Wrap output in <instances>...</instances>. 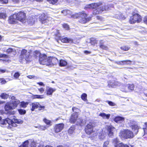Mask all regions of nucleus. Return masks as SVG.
<instances>
[{
	"instance_id": "nucleus-1",
	"label": "nucleus",
	"mask_w": 147,
	"mask_h": 147,
	"mask_svg": "<svg viewBox=\"0 0 147 147\" xmlns=\"http://www.w3.org/2000/svg\"><path fill=\"white\" fill-rule=\"evenodd\" d=\"M113 4H106L101 2L99 3H93L86 5L85 9L91 8L94 9L92 13L94 15H96L102 13L104 11H108L111 8H113Z\"/></svg>"
},
{
	"instance_id": "nucleus-2",
	"label": "nucleus",
	"mask_w": 147,
	"mask_h": 147,
	"mask_svg": "<svg viewBox=\"0 0 147 147\" xmlns=\"http://www.w3.org/2000/svg\"><path fill=\"white\" fill-rule=\"evenodd\" d=\"M61 13L64 15H70L71 18H80L79 21L82 24L86 23L91 20V18L90 17L86 18L87 15L84 11L80 12L72 15V12L71 11L68 10L64 9L61 11Z\"/></svg>"
},
{
	"instance_id": "nucleus-3",
	"label": "nucleus",
	"mask_w": 147,
	"mask_h": 147,
	"mask_svg": "<svg viewBox=\"0 0 147 147\" xmlns=\"http://www.w3.org/2000/svg\"><path fill=\"white\" fill-rule=\"evenodd\" d=\"M119 136L121 138L128 139L132 138L134 135L132 131L127 129L121 131L119 134Z\"/></svg>"
},
{
	"instance_id": "nucleus-4",
	"label": "nucleus",
	"mask_w": 147,
	"mask_h": 147,
	"mask_svg": "<svg viewBox=\"0 0 147 147\" xmlns=\"http://www.w3.org/2000/svg\"><path fill=\"white\" fill-rule=\"evenodd\" d=\"M30 58V53L24 49H23L21 51L20 58L22 61H29Z\"/></svg>"
},
{
	"instance_id": "nucleus-5",
	"label": "nucleus",
	"mask_w": 147,
	"mask_h": 147,
	"mask_svg": "<svg viewBox=\"0 0 147 147\" xmlns=\"http://www.w3.org/2000/svg\"><path fill=\"white\" fill-rule=\"evenodd\" d=\"M142 21V18L140 15L138 14H135L130 17L129 22L131 24L136 22L139 23Z\"/></svg>"
},
{
	"instance_id": "nucleus-6",
	"label": "nucleus",
	"mask_w": 147,
	"mask_h": 147,
	"mask_svg": "<svg viewBox=\"0 0 147 147\" xmlns=\"http://www.w3.org/2000/svg\"><path fill=\"white\" fill-rule=\"evenodd\" d=\"M94 124L93 122H90L86 126L85 131L86 133L88 135H90L93 132V128Z\"/></svg>"
},
{
	"instance_id": "nucleus-7",
	"label": "nucleus",
	"mask_w": 147,
	"mask_h": 147,
	"mask_svg": "<svg viewBox=\"0 0 147 147\" xmlns=\"http://www.w3.org/2000/svg\"><path fill=\"white\" fill-rule=\"evenodd\" d=\"M107 130V133L108 136L110 137H113V132L115 128L111 125H107L105 127Z\"/></svg>"
},
{
	"instance_id": "nucleus-8",
	"label": "nucleus",
	"mask_w": 147,
	"mask_h": 147,
	"mask_svg": "<svg viewBox=\"0 0 147 147\" xmlns=\"http://www.w3.org/2000/svg\"><path fill=\"white\" fill-rule=\"evenodd\" d=\"M40 63L42 65H48V58L45 54H42L39 59Z\"/></svg>"
},
{
	"instance_id": "nucleus-9",
	"label": "nucleus",
	"mask_w": 147,
	"mask_h": 147,
	"mask_svg": "<svg viewBox=\"0 0 147 147\" xmlns=\"http://www.w3.org/2000/svg\"><path fill=\"white\" fill-rule=\"evenodd\" d=\"M50 18H47L46 16H45L44 14H42L40 16V21L42 24H44L45 25H48L50 22L49 21V19Z\"/></svg>"
},
{
	"instance_id": "nucleus-10",
	"label": "nucleus",
	"mask_w": 147,
	"mask_h": 147,
	"mask_svg": "<svg viewBox=\"0 0 147 147\" xmlns=\"http://www.w3.org/2000/svg\"><path fill=\"white\" fill-rule=\"evenodd\" d=\"M48 65H55L58 62V61L57 58L55 57H48Z\"/></svg>"
},
{
	"instance_id": "nucleus-11",
	"label": "nucleus",
	"mask_w": 147,
	"mask_h": 147,
	"mask_svg": "<svg viewBox=\"0 0 147 147\" xmlns=\"http://www.w3.org/2000/svg\"><path fill=\"white\" fill-rule=\"evenodd\" d=\"M78 113L76 111L73 113L70 117L69 121L71 123H75L78 118Z\"/></svg>"
},
{
	"instance_id": "nucleus-12",
	"label": "nucleus",
	"mask_w": 147,
	"mask_h": 147,
	"mask_svg": "<svg viewBox=\"0 0 147 147\" xmlns=\"http://www.w3.org/2000/svg\"><path fill=\"white\" fill-rule=\"evenodd\" d=\"M17 20L23 21L25 18V14L23 12H20L16 14Z\"/></svg>"
},
{
	"instance_id": "nucleus-13",
	"label": "nucleus",
	"mask_w": 147,
	"mask_h": 147,
	"mask_svg": "<svg viewBox=\"0 0 147 147\" xmlns=\"http://www.w3.org/2000/svg\"><path fill=\"white\" fill-rule=\"evenodd\" d=\"M17 16L16 14H14L13 15L10 16L9 18L8 22L10 24H15L16 22Z\"/></svg>"
},
{
	"instance_id": "nucleus-14",
	"label": "nucleus",
	"mask_w": 147,
	"mask_h": 147,
	"mask_svg": "<svg viewBox=\"0 0 147 147\" xmlns=\"http://www.w3.org/2000/svg\"><path fill=\"white\" fill-rule=\"evenodd\" d=\"M64 125L63 123H60L56 125L54 127L55 132L58 133L60 131L63 129Z\"/></svg>"
},
{
	"instance_id": "nucleus-15",
	"label": "nucleus",
	"mask_w": 147,
	"mask_h": 147,
	"mask_svg": "<svg viewBox=\"0 0 147 147\" xmlns=\"http://www.w3.org/2000/svg\"><path fill=\"white\" fill-rule=\"evenodd\" d=\"M59 42H60V41H61L65 43H71L72 42V40L71 39H68L67 38H62L61 37L59 36V39L57 40Z\"/></svg>"
},
{
	"instance_id": "nucleus-16",
	"label": "nucleus",
	"mask_w": 147,
	"mask_h": 147,
	"mask_svg": "<svg viewBox=\"0 0 147 147\" xmlns=\"http://www.w3.org/2000/svg\"><path fill=\"white\" fill-rule=\"evenodd\" d=\"M55 90L56 89L55 88H52L49 86H47L46 91L47 95H52L53 93Z\"/></svg>"
},
{
	"instance_id": "nucleus-17",
	"label": "nucleus",
	"mask_w": 147,
	"mask_h": 147,
	"mask_svg": "<svg viewBox=\"0 0 147 147\" xmlns=\"http://www.w3.org/2000/svg\"><path fill=\"white\" fill-rule=\"evenodd\" d=\"M7 54L10 55L11 57H13L16 54V51L14 49L9 48L6 50Z\"/></svg>"
},
{
	"instance_id": "nucleus-18",
	"label": "nucleus",
	"mask_w": 147,
	"mask_h": 147,
	"mask_svg": "<svg viewBox=\"0 0 147 147\" xmlns=\"http://www.w3.org/2000/svg\"><path fill=\"white\" fill-rule=\"evenodd\" d=\"M10 119L7 118L5 119L1 120L0 121V124L1 125V127H4L5 126V125L7 124L8 125L9 123H10Z\"/></svg>"
},
{
	"instance_id": "nucleus-19",
	"label": "nucleus",
	"mask_w": 147,
	"mask_h": 147,
	"mask_svg": "<svg viewBox=\"0 0 147 147\" xmlns=\"http://www.w3.org/2000/svg\"><path fill=\"white\" fill-rule=\"evenodd\" d=\"M114 17L117 19L120 20H123L125 19V17L120 12H118L114 16Z\"/></svg>"
},
{
	"instance_id": "nucleus-20",
	"label": "nucleus",
	"mask_w": 147,
	"mask_h": 147,
	"mask_svg": "<svg viewBox=\"0 0 147 147\" xmlns=\"http://www.w3.org/2000/svg\"><path fill=\"white\" fill-rule=\"evenodd\" d=\"M5 109L6 111H9L14 109L11 102H7L5 106Z\"/></svg>"
},
{
	"instance_id": "nucleus-21",
	"label": "nucleus",
	"mask_w": 147,
	"mask_h": 147,
	"mask_svg": "<svg viewBox=\"0 0 147 147\" xmlns=\"http://www.w3.org/2000/svg\"><path fill=\"white\" fill-rule=\"evenodd\" d=\"M124 118L120 116L116 117L114 119V121L117 123H121L124 121Z\"/></svg>"
},
{
	"instance_id": "nucleus-22",
	"label": "nucleus",
	"mask_w": 147,
	"mask_h": 147,
	"mask_svg": "<svg viewBox=\"0 0 147 147\" xmlns=\"http://www.w3.org/2000/svg\"><path fill=\"white\" fill-rule=\"evenodd\" d=\"M132 130L134 131L135 134H137L138 132L139 129L140 128V127L137 125L136 124L131 127Z\"/></svg>"
},
{
	"instance_id": "nucleus-23",
	"label": "nucleus",
	"mask_w": 147,
	"mask_h": 147,
	"mask_svg": "<svg viewBox=\"0 0 147 147\" xmlns=\"http://www.w3.org/2000/svg\"><path fill=\"white\" fill-rule=\"evenodd\" d=\"M20 102V100H15L13 101L12 102H11V103L13 108L14 109L16 108Z\"/></svg>"
},
{
	"instance_id": "nucleus-24",
	"label": "nucleus",
	"mask_w": 147,
	"mask_h": 147,
	"mask_svg": "<svg viewBox=\"0 0 147 147\" xmlns=\"http://www.w3.org/2000/svg\"><path fill=\"white\" fill-rule=\"evenodd\" d=\"M32 108L31 109L32 111H34L35 109H37L40 106V104L38 102H34L32 103Z\"/></svg>"
},
{
	"instance_id": "nucleus-25",
	"label": "nucleus",
	"mask_w": 147,
	"mask_h": 147,
	"mask_svg": "<svg viewBox=\"0 0 147 147\" xmlns=\"http://www.w3.org/2000/svg\"><path fill=\"white\" fill-rule=\"evenodd\" d=\"M128 88L129 87L127 86V84L126 85L122 86L121 88V90L123 92H129V90L128 89Z\"/></svg>"
},
{
	"instance_id": "nucleus-26",
	"label": "nucleus",
	"mask_w": 147,
	"mask_h": 147,
	"mask_svg": "<svg viewBox=\"0 0 147 147\" xmlns=\"http://www.w3.org/2000/svg\"><path fill=\"white\" fill-rule=\"evenodd\" d=\"M76 121L78 125L81 126L84 125L85 123V121H83L81 119L78 118L77 120Z\"/></svg>"
},
{
	"instance_id": "nucleus-27",
	"label": "nucleus",
	"mask_w": 147,
	"mask_h": 147,
	"mask_svg": "<svg viewBox=\"0 0 147 147\" xmlns=\"http://www.w3.org/2000/svg\"><path fill=\"white\" fill-rule=\"evenodd\" d=\"M99 116L102 117L103 119H108L110 117V115L109 114H106L104 113H100Z\"/></svg>"
},
{
	"instance_id": "nucleus-28",
	"label": "nucleus",
	"mask_w": 147,
	"mask_h": 147,
	"mask_svg": "<svg viewBox=\"0 0 147 147\" xmlns=\"http://www.w3.org/2000/svg\"><path fill=\"white\" fill-rule=\"evenodd\" d=\"M29 142L28 140H26L23 143V144L20 146L21 147H35L34 146H31V147L29 146Z\"/></svg>"
},
{
	"instance_id": "nucleus-29",
	"label": "nucleus",
	"mask_w": 147,
	"mask_h": 147,
	"mask_svg": "<svg viewBox=\"0 0 147 147\" xmlns=\"http://www.w3.org/2000/svg\"><path fill=\"white\" fill-rule=\"evenodd\" d=\"M40 53L38 51H36L34 52V56L37 59H39L41 55Z\"/></svg>"
},
{
	"instance_id": "nucleus-30",
	"label": "nucleus",
	"mask_w": 147,
	"mask_h": 147,
	"mask_svg": "<svg viewBox=\"0 0 147 147\" xmlns=\"http://www.w3.org/2000/svg\"><path fill=\"white\" fill-rule=\"evenodd\" d=\"M59 65L61 66H64L67 64V62L65 60H61L59 63Z\"/></svg>"
},
{
	"instance_id": "nucleus-31",
	"label": "nucleus",
	"mask_w": 147,
	"mask_h": 147,
	"mask_svg": "<svg viewBox=\"0 0 147 147\" xmlns=\"http://www.w3.org/2000/svg\"><path fill=\"white\" fill-rule=\"evenodd\" d=\"M0 96L3 99H7L9 96V95L5 93H2L0 95Z\"/></svg>"
},
{
	"instance_id": "nucleus-32",
	"label": "nucleus",
	"mask_w": 147,
	"mask_h": 147,
	"mask_svg": "<svg viewBox=\"0 0 147 147\" xmlns=\"http://www.w3.org/2000/svg\"><path fill=\"white\" fill-rule=\"evenodd\" d=\"M13 119L14 120V122L17 123L22 124L23 123V121L20 119L13 118Z\"/></svg>"
},
{
	"instance_id": "nucleus-33",
	"label": "nucleus",
	"mask_w": 147,
	"mask_h": 147,
	"mask_svg": "<svg viewBox=\"0 0 147 147\" xmlns=\"http://www.w3.org/2000/svg\"><path fill=\"white\" fill-rule=\"evenodd\" d=\"M10 121L11 122L9 123L8 126L10 125L14 127H16L17 126V125L16 124V123L14 122V120L13 119H10Z\"/></svg>"
},
{
	"instance_id": "nucleus-34",
	"label": "nucleus",
	"mask_w": 147,
	"mask_h": 147,
	"mask_svg": "<svg viewBox=\"0 0 147 147\" xmlns=\"http://www.w3.org/2000/svg\"><path fill=\"white\" fill-rule=\"evenodd\" d=\"M43 95H34L32 96L33 98L42 99L43 98Z\"/></svg>"
},
{
	"instance_id": "nucleus-35",
	"label": "nucleus",
	"mask_w": 147,
	"mask_h": 147,
	"mask_svg": "<svg viewBox=\"0 0 147 147\" xmlns=\"http://www.w3.org/2000/svg\"><path fill=\"white\" fill-rule=\"evenodd\" d=\"M87 95L85 93H83L81 96V98L84 101L87 100Z\"/></svg>"
},
{
	"instance_id": "nucleus-36",
	"label": "nucleus",
	"mask_w": 147,
	"mask_h": 147,
	"mask_svg": "<svg viewBox=\"0 0 147 147\" xmlns=\"http://www.w3.org/2000/svg\"><path fill=\"white\" fill-rule=\"evenodd\" d=\"M97 41L96 40V39L92 38L90 39V43L92 45H94L95 44L97 43Z\"/></svg>"
},
{
	"instance_id": "nucleus-37",
	"label": "nucleus",
	"mask_w": 147,
	"mask_h": 147,
	"mask_svg": "<svg viewBox=\"0 0 147 147\" xmlns=\"http://www.w3.org/2000/svg\"><path fill=\"white\" fill-rule=\"evenodd\" d=\"M128 124H129V126H130V127H131L132 126H134L135 124H137L136 122L132 120H130L128 122Z\"/></svg>"
},
{
	"instance_id": "nucleus-38",
	"label": "nucleus",
	"mask_w": 147,
	"mask_h": 147,
	"mask_svg": "<svg viewBox=\"0 0 147 147\" xmlns=\"http://www.w3.org/2000/svg\"><path fill=\"white\" fill-rule=\"evenodd\" d=\"M75 130V127L74 126H72L70 127L68 131L69 134H72L74 132Z\"/></svg>"
},
{
	"instance_id": "nucleus-39",
	"label": "nucleus",
	"mask_w": 147,
	"mask_h": 147,
	"mask_svg": "<svg viewBox=\"0 0 147 147\" xmlns=\"http://www.w3.org/2000/svg\"><path fill=\"white\" fill-rule=\"evenodd\" d=\"M28 104V102H25L24 101H22L20 105L22 107L24 108L27 107Z\"/></svg>"
},
{
	"instance_id": "nucleus-40",
	"label": "nucleus",
	"mask_w": 147,
	"mask_h": 147,
	"mask_svg": "<svg viewBox=\"0 0 147 147\" xmlns=\"http://www.w3.org/2000/svg\"><path fill=\"white\" fill-rule=\"evenodd\" d=\"M127 86L129 87V88H128V89H129V92H130L132 90L134 89V85L131 84H127Z\"/></svg>"
},
{
	"instance_id": "nucleus-41",
	"label": "nucleus",
	"mask_w": 147,
	"mask_h": 147,
	"mask_svg": "<svg viewBox=\"0 0 147 147\" xmlns=\"http://www.w3.org/2000/svg\"><path fill=\"white\" fill-rule=\"evenodd\" d=\"M130 48V47L126 46H123L121 47V49L125 51H127Z\"/></svg>"
},
{
	"instance_id": "nucleus-42",
	"label": "nucleus",
	"mask_w": 147,
	"mask_h": 147,
	"mask_svg": "<svg viewBox=\"0 0 147 147\" xmlns=\"http://www.w3.org/2000/svg\"><path fill=\"white\" fill-rule=\"evenodd\" d=\"M100 47L102 49L105 50H107L108 49V48L106 46L102 44H100Z\"/></svg>"
},
{
	"instance_id": "nucleus-43",
	"label": "nucleus",
	"mask_w": 147,
	"mask_h": 147,
	"mask_svg": "<svg viewBox=\"0 0 147 147\" xmlns=\"http://www.w3.org/2000/svg\"><path fill=\"white\" fill-rule=\"evenodd\" d=\"M19 113L21 115H24L26 113V111L25 110L20 109L18 110Z\"/></svg>"
},
{
	"instance_id": "nucleus-44",
	"label": "nucleus",
	"mask_w": 147,
	"mask_h": 147,
	"mask_svg": "<svg viewBox=\"0 0 147 147\" xmlns=\"http://www.w3.org/2000/svg\"><path fill=\"white\" fill-rule=\"evenodd\" d=\"M118 146V147H129L127 145L124 144L122 143L119 144Z\"/></svg>"
},
{
	"instance_id": "nucleus-45",
	"label": "nucleus",
	"mask_w": 147,
	"mask_h": 147,
	"mask_svg": "<svg viewBox=\"0 0 147 147\" xmlns=\"http://www.w3.org/2000/svg\"><path fill=\"white\" fill-rule=\"evenodd\" d=\"M44 122L47 125H50L51 122L50 121L47 119L46 118H45L43 119Z\"/></svg>"
},
{
	"instance_id": "nucleus-46",
	"label": "nucleus",
	"mask_w": 147,
	"mask_h": 147,
	"mask_svg": "<svg viewBox=\"0 0 147 147\" xmlns=\"http://www.w3.org/2000/svg\"><path fill=\"white\" fill-rule=\"evenodd\" d=\"M50 3L54 4L57 3L58 0H47Z\"/></svg>"
},
{
	"instance_id": "nucleus-47",
	"label": "nucleus",
	"mask_w": 147,
	"mask_h": 147,
	"mask_svg": "<svg viewBox=\"0 0 147 147\" xmlns=\"http://www.w3.org/2000/svg\"><path fill=\"white\" fill-rule=\"evenodd\" d=\"M6 17L5 14L3 13H0V18L5 19Z\"/></svg>"
},
{
	"instance_id": "nucleus-48",
	"label": "nucleus",
	"mask_w": 147,
	"mask_h": 147,
	"mask_svg": "<svg viewBox=\"0 0 147 147\" xmlns=\"http://www.w3.org/2000/svg\"><path fill=\"white\" fill-rule=\"evenodd\" d=\"M107 102L108 103L109 105L111 106H114L115 105V103L111 101H107Z\"/></svg>"
},
{
	"instance_id": "nucleus-49",
	"label": "nucleus",
	"mask_w": 147,
	"mask_h": 147,
	"mask_svg": "<svg viewBox=\"0 0 147 147\" xmlns=\"http://www.w3.org/2000/svg\"><path fill=\"white\" fill-rule=\"evenodd\" d=\"M0 82L2 84H5L6 82V81L3 78H0Z\"/></svg>"
},
{
	"instance_id": "nucleus-50",
	"label": "nucleus",
	"mask_w": 147,
	"mask_h": 147,
	"mask_svg": "<svg viewBox=\"0 0 147 147\" xmlns=\"http://www.w3.org/2000/svg\"><path fill=\"white\" fill-rule=\"evenodd\" d=\"M38 128L42 130H45L46 129V126H40L38 127Z\"/></svg>"
},
{
	"instance_id": "nucleus-51",
	"label": "nucleus",
	"mask_w": 147,
	"mask_h": 147,
	"mask_svg": "<svg viewBox=\"0 0 147 147\" xmlns=\"http://www.w3.org/2000/svg\"><path fill=\"white\" fill-rule=\"evenodd\" d=\"M20 76V74L19 72H16L14 75V77L15 78H18Z\"/></svg>"
},
{
	"instance_id": "nucleus-52",
	"label": "nucleus",
	"mask_w": 147,
	"mask_h": 147,
	"mask_svg": "<svg viewBox=\"0 0 147 147\" xmlns=\"http://www.w3.org/2000/svg\"><path fill=\"white\" fill-rule=\"evenodd\" d=\"M9 55H7L5 54H0V57H4L5 58H8L9 57Z\"/></svg>"
},
{
	"instance_id": "nucleus-53",
	"label": "nucleus",
	"mask_w": 147,
	"mask_h": 147,
	"mask_svg": "<svg viewBox=\"0 0 147 147\" xmlns=\"http://www.w3.org/2000/svg\"><path fill=\"white\" fill-rule=\"evenodd\" d=\"M63 26L66 29H68L69 28V26L67 24H64L63 25Z\"/></svg>"
},
{
	"instance_id": "nucleus-54",
	"label": "nucleus",
	"mask_w": 147,
	"mask_h": 147,
	"mask_svg": "<svg viewBox=\"0 0 147 147\" xmlns=\"http://www.w3.org/2000/svg\"><path fill=\"white\" fill-rule=\"evenodd\" d=\"M8 2V0H0V2L2 3H6Z\"/></svg>"
},
{
	"instance_id": "nucleus-55",
	"label": "nucleus",
	"mask_w": 147,
	"mask_h": 147,
	"mask_svg": "<svg viewBox=\"0 0 147 147\" xmlns=\"http://www.w3.org/2000/svg\"><path fill=\"white\" fill-rule=\"evenodd\" d=\"M38 109L39 110H43L45 109V107L44 106H41L40 105V106L39 107Z\"/></svg>"
},
{
	"instance_id": "nucleus-56",
	"label": "nucleus",
	"mask_w": 147,
	"mask_h": 147,
	"mask_svg": "<svg viewBox=\"0 0 147 147\" xmlns=\"http://www.w3.org/2000/svg\"><path fill=\"white\" fill-rule=\"evenodd\" d=\"M144 23L147 24V16H146L144 19Z\"/></svg>"
},
{
	"instance_id": "nucleus-57",
	"label": "nucleus",
	"mask_w": 147,
	"mask_h": 147,
	"mask_svg": "<svg viewBox=\"0 0 147 147\" xmlns=\"http://www.w3.org/2000/svg\"><path fill=\"white\" fill-rule=\"evenodd\" d=\"M145 125L146 126V128H143V129L144 130V133L145 134H147V133L146 132L145 130L146 129H147V122H146L145 123Z\"/></svg>"
},
{
	"instance_id": "nucleus-58",
	"label": "nucleus",
	"mask_w": 147,
	"mask_h": 147,
	"mask_svg": "<svg viewBox=\"0 0 147 147\" xmlns=\"http://www.w3.org/2000/svg\"><path fill=\"white\" fill-rule=\"evenodd\" d=\"M38 90L41 93H43L44 91V90L43 88L38 89Z\"/></svg>"
},
{
	"instance_id": "nucleus-59",
	"label": "nucleus",
	"mask_w": 147,
	"mask_h": 147,
	"mask_svg": "<svg viewBox=\"0 0 147 147\" xmlns=\"http://www.w3.org/2000/svg\"><path fill=\"white\" fill-rule=\"evenodd\" d=\"M113 141L115 142V143H117L119 142V140L117 138L114 139Z\"/></svg>"
},
{
	"instance_id": "nucleus-60",
	"label": "nucleus",
	"mask_w": 147,
	"mask_h": 147,
	"mask_svg": "<svg viewBox=\"0 0 147 147\" xmlns=\"http://www.w3.org/2000/svg\"><path fill=\"white\" fill-rule=\"evenodd\" d=\"M109 142L108 141H106L105 142L104 144V146H107L109 144Z\"/></svg>"
},
{
	"instance_id": "nucleus-61",
	"label": "nucleus",
	"mask_w": 147,
	"mask_h": 147,
	"mask_svg": "<svg viewBox=\"0 0 147 147\" xmlns=\"http://www.w3.org/2000/svg\"><path fill=\"white\" fill-rule=\"evenodd\" d=\"M127 62H129V61H127V60L122 61V63H123V65L126 64L127 62Z\"/></svg>"
},
{
	"instance_id": "nucleus-62",
	"label": "nucleus",
	"mask_w": 147,
	"mask_h": 147,
	"mask_svg": "<svg viewBox=\"0 0 147 147\" xmlns=\"http://www.w3.org/2000/svg\"><path fill=\"white\" fill-rule=\"evenodd\" d=\"M115 63L118 65H123V63H122V61H120L116 62Z\"/></svg>"
},
{
	"instance_id": "nucleus-63",
	"label": "nucleus",
	"mask_w": 147,
	"mask_h": 147,
	"mask_svg": "<svg viewBox=\"0 0 147 147\" xmlns=\"http://www.w3.org/2000/svg\"><path fill=\"white\" fill-rule=\"evenodd\" d=\"M127 61H129V62H127L126 65H131V61L129 60H127Z\"/></svg>"
},
{
	"instance_id": "nucleus-64",
	"label": "nucleus",
	"mask_w": 147,
	"mask_h": 147,
	"mask_svg": "<svg viewBox=\"0 0 147 147\" xmlns=\"http://www.w3.org/2000/svg\"><path fill=\"white\" fill-rule=\"evenodd\" d=\"M105 136L104 135H101V136H100V138L101 139H103L105 137Z\"/></svg>"
}]
</instances>
